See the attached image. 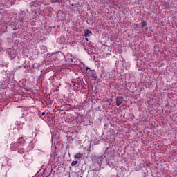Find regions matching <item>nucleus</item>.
I'll use <instances>...</instances> for the list:
<instances>
[{
  "mask_svg": "<svg viewBox=\"0 0 177 177\" xmlns=\"http://www.w3.org/2000/svg\"><path fill=\"white\" fill-rule=\"evenodd\" d=\"M138 24H136L134 26L135 28H138Z\"/></svg>",
  "mask_w": 177,
  "mask_h": 177,
  "instance_id": "6ab92c4d",
  "label": "nucleus"
},
{
  "mask_svg": "<svg viewBox=\"0 0 177 177\" xmlns=\"http://www.w3.org/2000/svg\"><path fill=\"white\" fill-rule=\"evenodd\" d=\"M55 58L59 62H62V60H64V59H68V57H66V55H64V54L61 51L56 53Z\"/></svg>",
  "mask_w": 177,
  "mask_h": 177,
  "instance_id": "7ed1b4c3",
  "label": "nucleus"
},
{
  "mask_svg": "<svg viewBox=\"0 0 177 177\" xmlns=\"http://www.w3.org/2000/svg\"><path fill=\"white\" fill-rule=\"evenodd\" d=\"M21 139H23V137H19L18 138V144L24 146V143H26V141L24 140L21 141Z\"/></svg>",
  "mask_w": 177,
  "mask_h": 177,
  "instance_id": "9b49d317",
  "label": "nucleus"
},
{
  "mask_svg": "<svg viewBox=\"0 0 177 177\" xmlns=\"http://www.w3.org/2000/svg\"><path fill=\"white\" fill-rule=\"evenodd\" d=\"M96 164H97L98 167L95 169V171H100V169L102 168V160L98 158Z\"/></svg>",
  "mask_w": 177,
  "mask_h": 177,
  "instance_id": "423d86ee",
  "label": "nucleus"
},
{
  "mask_svg": "<svg viewBox=\"0 0 177 177\" xmlns=\"http://www.w3.org/2000/svg\"><path fill=\"white\" fill-rule=\"evenodd\" d=\"M111 102H113V99L109 100V103H111Z\"/></svg>",
  "mask_w": 177,
  "mask_h": 177,
  "instance_id": "aec40b11",
  "label": "nucleus"
},
{
  "mask_svg": "<svg viewBox=\"0 0 177 177\" xmlns=\"http://www.w3.org/2000/svg\"><path fill=\"white\" fill-rule=\"evenodd\" d=\"M54 3H62V0H54Z\"/></svg>",
  "mask_w": 177,
  "mask_h": 177,
  "instance_id": "dca6fc26",
  "label": "nucleus"
},
{
  "mask_svg": "<svg viewBox=\"0 0 177 177\" xmlns=\"http://www.w3.org/2000/svg\"><path fill=\"white\" fill-rule=\"evenodd\" d=\"M147 23L146 22V21H141V27H142V28H145V30H149L147 26L145 27V26H147Z\"/></svg>",
  "mask_w": 177,
  "mask_h": 177,
  "instance_id": "1a4fd4ad",
  "label": "nucleus"
},
{
  "mask_svg": "<svg viewBox=\"0 0 177 177\" xmlns=\"http://www.w3.org/2000/svg\"><path fill=\"white\" fill-rule=\"evenodd\" d=\"M68 56H71V57H73V55H71V54H68Z\"/></svg>",
  "mask_w": 177,
  "mask_h": 177,
  "instance_id": "4be33fe9",
  "label": "nucleus"
},
{
  "mask_svg": "<svg viewBox=\"0 0 177 177\" xmlns=\"http://www.w3.org/2000/svg\"><path fill=\"white\" fill-rule=\"evenodd\" d=\"M41 115H45V112H42Z\"/></svg>",
  "mask_w": 177,
  "mask_h": 177,
  "instance_id": "412c9836",
  "label": "nucleus"
},
{
  "mask_svg": "<svg viewBox=\"0 0 177 177\" xmlns=\"http://www.w3.org/2000/svg\"><path fill=\"white\" fill-rule=\"evenodd\" d=\"M15 52H16L15 49L7 50V53L9 55V56H13V55H15Z\"/></svg>",
  "mask_w": 177,
  "mask_h": 177,
  "instance_id": "6e6552de",
  "label": "nucleus"
},
{
  "mask_svg": "<svg viewBox=\"0 0 177 177\" xmlns=\"http://www.w3.org/2000/svg\"><path fill=\"white\" fill-rule=\"evenodd\" d=\"M122 102H124V97L118 96L116 97V106L118 107H120V106H121V104H122Z\"/></svg>",
  "mask_w": 177,
  "mask_h": 177,
  "instance_id": "20e7f679",
  "label": "nucleus"
},
{
  "mask_svg": "<svg viewBox=\"0 0 177 177\" xmlns=\"http://www.w3.org/2000/svg\"><path fill=\"white\" fill-rule=\"evenodd\" d=\"M86 71L91 78L97 79V75H96V71L95 70H91L89 67L86 68Z\"/></svg>",
  "mask_w": 177,
  "mask_h": 177,
  "instance_id": "f03ea898",
  "label": "nucleus"
},
{
  "mask_svg": "<svg viewBox=\"0 0 177 177\" xmlns=\"http://www.w3.org/2000/svg\"><path fill=\"white\" fill-rule=\"evenodd\" d=\"M72 84H73V86H75V84H77V82H75L74 80L72 81Z\"/></svg>",
  "mask_w": 177,
  "mask_h": 177,
  "instance_id": "f3484780",
  "label": "nucleus"
},
{
  "mask_svg": "<svg viewBox=\"0 0 177 177\" xmlns=\"http://www.w3.org/2000/svg\"><path fill=\"white\" fill-rule=\"evenodd\" d=\"M92 35V31L88 29L84 30V37H91Z\"/></svg>",
  "mask_w": 177,
  "mask_h": 177,
  "instance_id": "0eeeda50",
  "label": "nucleus"
},
{
  "mask_svg": "<svg viewBox=\"0 0 177 177\" xmlns=\"http://www.w3.org/2000/svg\"><path fill=\"white\" fill-rule=\"evenodd\" d=\"M81 157H82V154L81 153H76L75 156V158H81Z\"/></svg>",
  "mask_w": 177,
  "mask_h": 177,
  "instance_id": "ddd939ff",
  "label": "nucleus"
},
{
  "mask_svg": "<svg viewBox=\"0 0 177 177\" xmlns=\"http://www.w3.org/2000/svg\"><path fill=\"white\" fill-rule=\"evenodd\" d=\"M66 62H70L71 63H73L74 64H75V66H77V67H80V68H84V67H85V64H84V62L78 59L66 58Z\"/></svg>",
  "mask_w": 177,
  "mask_h": 177,
  "instance_id": "f257e3e1",
  "label": "nucleus"
},
{
  "mask_svg": "<svg viewBox=\"0 0 177 177\" xmlns=\"http://www.w3.org/2000/svg\"><path fill=\"white\" fill-rule=\"evenodd\" d=\"M18 153H19V154H23V153H24V149L19 148L18 149Z\"/></svg>",
  "mask_w": 177,
  "mask_h": 177,
  "instance_id": "f8f14e48",
  "label": "nucleus"
},
{
  "mask_svg": "<svg viewBox=\"0 0 177 177\" xmlns=\"http://www.w3.org/2000/svg\"><path fill=\"white\" fill-rule=\"evenodd\" d=\"M77 164H78V160L73 161L71 163V166L75 167V165H77Z\"/></svg>",
  "mask_w": 177,
  "mask_h": 177,
  "instance_id": "4468645a",
  "label": "nucleus"
},
{
  "mask_svg": "<svg viewBox=\"0 0 177 177\" xmlns=\"http://www.w3.org/2000/svg\"><path fill=\"white\" fill-rule=\"evenodd\" d=\"M10 26L12 27L13 31H16V26L15 24H10Z\"/></svg>",
  "mask_w": 177,
  "mask_h": 177,
  "instance_id": "2eb2a0df",
  "label": "nucleus"
},
{
  "mask_svg": "<svg viewBox=\"0 0 177 177\" xmlns=\"http://www.w3.org/2000/svg\"><path fill=\"white\" fill-rule=\"evenodd\" d=\"M10 150H12V151H16V150H17V148L19 147V145L16 142H12L10 144Z\"/></svg>",
  "mask_w": 177,
  "mask_h": 177,
  "instance_id": "39448f33",
  "label": "nucleus"
},
{
  "mask_svg": "<svg viewBox=\"0 0 177 177\" xmlns=\"http://www.w3.org/2000/svg\"><path fill=\"white\" fill-rule=\"evenodd\" d=\"M105 157H107V148L106 149L103 155H102L100 157L98 158L102 161V160H104Z\"/></svg>",
  "mask_w": 177,
  "mask_h": 177,
  "instance_id": "9d476101",
  "label": "nucleus"
},
{
  "mask_svg": "<svg viewBox=\"0 0 177 177\" xmlns=\"http://www.w3.org/2000/svg\"><path fill=\"white\" fill-rule=\"evenodd\" d=\"M109 167H110L111 168H114V165H110V162H109Z\"/></svg>",
  "mask_w": 177,
  "mask_h": 177,
  "instance_id": "a211bd4d",
  "label": "nucleus"
},
{
  "mask_svg": "<svg viewBox=\"0 0 177 177\" xmlns=\"http://www.w3.org/2000/svg\"><path fill=\"white\" fill-rule=\"evenodd\" d=\"M86 41H88V37H86Z\"/></svg>",
  "mask_w": 177,
  "mask_h": 177,
  "instance_id": "5701e85b",
  "label": "nucleus"
}]
</instances>
